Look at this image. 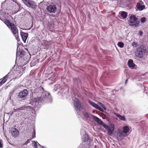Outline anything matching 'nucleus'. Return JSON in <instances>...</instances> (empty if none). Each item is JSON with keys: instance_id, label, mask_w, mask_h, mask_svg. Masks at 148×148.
<instances>
[{"instance_id": "1", "label": "nucleus", "mask_w": 148, "mask_h": 148, "mask_svg": "<svg viewBox=\"0 0 148 148\" xmlns=\"http://www.w3.org/2000/svg\"><path fill=\"white\" fill-rule=\"evenodd\" d=\"M32 95L33 96L37 97L34 98L30 102L34 108H39L42 104L51 103L52 101V98L50 94L45 91L41 86L35 89L32 92Z\"/></svg>"}, {"instance_id": "2", "label": "nucleus", "mask_w": 148, "mask_h": 148, "mask_svg": "<svg viewBox=\"0 0 148 148\" xmlns=\"http://www.w3.org/2000/svg\"><path fill=\"white\" fill-rule=\"evenodd\" d=\"M18 60L20 61V63H21V65L24 66L30 60V57L26 54L23 50L18 51L17 50L16 60Z\"/></svg>"}, {"instance_id": "3", "label": "nucleus", "mask_w": 148, "mask_h": 148, "mask_svg": "<svg viewBox=\"0 0 148 148\" xmlns=\"http://www.w3.org/2000/svg\"><path fill=\"white\" fill-rule=\"evenodd\" d=\"M4 23L10 29L12 33L15 36L16 39L18 40V36L17 34L18 33V30L15 25L11 23L9 20H5Z\"/></svg>"}, {"instance_id": "4", "label": "nucleus", "mask_w": 148, "mask_h": 148, "mask_svg": "<svg viewBox=\"0 0 148 148\" xmlns=\"http://www.w3.org/2000/svg\"><path fill=\"white\" fill-rule=\"evenodd\" d=\"M147 51L146 47L144 45L140 46L138 48L136 52V56L137 58H141L143 56Z\"/></svg>"}, {"instance_id": "5", "label": "nucleus", "mask_w": 148, "mask_h": 148, "mask_svg": "<svg viewBox=\"0 0 148 148\" xmlns=\"http://www.w3.org/2000/svg\"><path fill=\"white\" fill-rule=\"evenodd\" d=\"M27 7L35 9L36 7V3L32 0H21Z\"/></svg>"}, {"instance_id": "6", "label": "nucleus", "mask_w": 148, "mask_h": 148, "mask_svg": "<svg viewBox=\"0 0 148 148\" xmlns=\"http://www.w3.org/2000/svg\"><path fill=\"white\" fill-rule=\"evenodd\" d=\"M28 94V92L26 89H24L20 92L18 95V97L21 99L25 100Z\"/></svg>"}, {"instance_id": "7", "label": "nucleus", "mask_w": 148, "mask_h": 148, "mask_svg": "<svg viewBox=\"0 0 148 148\" xmlns=\"http://www.w3.org/2000/svg\"><path fill=\"white\" fill-rule=\"evenodd\" d=\"M46 9L49 13H55L57 10V7L56 5H50L48 6Z\"/></svg>"}, {"instance_id": "8", "label": "nucleus", "mask_w": 148, "mask_h": 148, "mask_svg": "<svg viewBox=\"0 0 148 148\" xmlns=\"http://www.w3.org/2000/svg\"><path fill=\"white\" fill-rule=\"evenodd\" d=\"M19 131L16 128H14L12 129L11 132V135L14 138H16L19 135Z\"/></svg>"}, {"instance_id": "9", "label": "nucleus", "mask_w": 148, "mask_h": 148, "mask_svg": "<svg viewBox=\"0 0 148 148\" xmlns=\"http://www.w3.org/2000/svg\"><path fill=\"white\" fill-rule=\"evenodd\" d=\"M74 104L76 110L77 111H80V110L81 105L79 104V100L77 99L76 101L74 102Z\"/></svg>"}, {"instance_id": "10", "label": "nucleus", "mask_w": 148, "mask_h": 148, "mask_svg": "<svg viewBox=\"0 0 148 148\" xmlns=\"http://www.w3.org/2000/svg\"><path fill=\"white\" fill-rule=\"evenodd\" d=\"M91 116L92 119L100 125H101L103 123L101 119L97 116L93 115H92Z\"/></svg>"}, {"instance_id": "11", "label": "nucleus", "mask_w": 148, "mask_h": 148, "mask_svg": "<svg viewBox=\"0 0 148 148\" xmlns=\"http://www.w3.org/2000/svg\"><path fill=\"white\" fill-rule=\"evenodd\" d=\"M78 148H91L88 142H83L78 147Z\"/></svg>"}, {"instance_id": "12", "label": "nucleus", "mask_w": 148, "mask_h": 148, "mask_svg": "<svg viewBox=\"0 0 148 148\" xmlns=\"http://www.w3.org/2000/svg\"><path fill=\"white\" fill-rule=\"evenodd\" d=\"M21 35L24 43L26 42V40L28 36V34L23 32H21Z\"/></svg>"}, {"instance_id": "13", "label": "nucleus", "mask_w": 148, "mask_h": 148, "mask_svg": "<svg viewBox=\"0 0 148 148\" xmlns=\"http://www.w3.org/2000/svg\"><path fill=\"white\" fill-rule=\"evenodd\" d=\"M136 7L137 9H136V10L142 11L144 10L145 8V6L144 5H142L139 2L137 3Z\"/></svg>"}, {"instance_id": "14", "label": "nucleus", "mask_w": 148, "mask_h": 148, "mask_svg": "<svg viewBox=\"0 0 148 148\" xmlns=\"http://www.w3.org/2000/svg\"><path fill=\"white\" fill-rule=\"evenodd\" d=\"M128 65L130 68L132 69L134 68L135 65L133 63V60H132L130 59L128 62Z\"/></svg>"}, {"instance_id": "15", "label": "nucleus", "mask_w": 148, "mask_h": 148, "mask_svg": "<svg viewBox=\"0 0 148 148\" xmlns=\"http://www.w3.org/2000/svg\"><path fill=\"white\" fill-rule=\"evenodd\" d=\"M73 83L74 85L77 87H79L81 85L80 80L78 78H74Z\"/></svg>"}, {"instance_id": "16", "label": "nucleus", "mask_w": 148, "mask_h": 148, "mask_svg": "<svg viewBox=\"0 0 148 148\" xmlns=\"http://www.w3.org/2000/svg\"><path fill=\"white\" fill-rule=\"evenodd\" d=\"M114 114L116 115L120 120L124 121H126V118L124 116H122L116 112H114Z\"/></svg>"}, {"instance_id": "17", "label": "nucleus", "mask_w": 148, "mask_h": 148, "mask_svg": "<svg viewBox=\"0 0 148 148\" xmlns=\"http://www.w3.org/2000/svg\"><path fill=\"white\" fill-rule=\"evenodd\" d=\"M114 130V125H113L112 127L111 128H109L108 129V134L109 135L111 136Z\"/></svg>"}, {"instance_id": "18", "label": "nucleus", "mask_w": 148, "mask_h": 148, "mask_svg": "<svg viewBox=\"0 0 148 148\" xmlns=\"http://www.w3.org/2000/svg\"><path fill=\"white\" fill-rule=\"evenodd\" d=\"M89 139V137L86 134H85L82 136V140L83 141V142H87V141H88Z\"/></svg>"}, {"instance_id": "19", "label": "nucleus", "mask_w": 148, "mask_h": 148, "mask_svg": "<svg viewBox=\"0 0 148 148\" xmlns=\"http://www.w3.org/2000/svg\"><path fill=\"white\" fill-rule=\"evenodd\" d=\"M129 128L127 126H124L123 127V132L125 134H126L129 132Z\"/></svg>"}, {"instance_id": "20", "label": "nucleus", "mask_w": 148, "mask_h": 148, "mask_svg": "<svg viewBox=\"0 0 148 148\" xmlns=\"http://www.w3.org/2000/svg\"><path fill=\"white\" fill-rule=\"evenodd\" d=\"M127 13L126 12L123 11L121 12V16L123 19L126 18L127 16Z\"/></svg>"}, {"instance_id": "21", "label": "nucleus", "mask_w": 148, "mask_h": 148, "mask_svg": "<svg viewBox=\"0 0 148 148\" xmlns=\"http://www.w3.org/2000/svg\"><path fill=\"white\" fill-rule=\"evenodd\" d=\"M88 102L93 107L95 108L96 109L97 108V107L98 106V105L97 104L90 100L88 101Z\"/></svg>"}, {"instance_id": "22", "label": "nucleus", "mask_w": 148, "mask_h": 148, "mask_svg": "<svg viewBox=\"0 0 148 148\" xmlns=\"http://www.w3.org/2000/svg\"><path fill=\"white\" fill-rule=\"evenodd\" d=\"M30 145L32 146H34V147L37 148L38 147V142L35 141H32V143L30 144Z\"/></svg>"}, {"instance_id": "23", "label": "nucleus", "mask_w": 148, "mask_h": 148, "mask_svg": "<svg viewBox=\"0 0 148 148\" xmlns=\"http://www.w3.org/2000/svg\"><path fill=\"white\" fill-rule=\"evenodd\" d=\"M130 20L133 21H136L137 20H138V19L134 15L130 16Z\"/></svg>"}, {"instance_id": "24", "label": "nucleus", "mask_w": 148, "mask_h": 148, "mask_svg": "<svg viewBox=\"0 0 148 148\" xmlns=\"http://www.w3.org/2000/svg\"><path fill=\"white\" fill-rule=\"evenodd\" d=\"M118 46L120 48H123L124 46V44L122 42H119L117 43Z\"/></svg>"}, {"instance_id": "25", "label": "nucleus", "mask_w": 148, "mask_h": 148, "mask_svg": "<svg viewBox=\"0 0 148 148\" xmlns=\"http://www.w3.org/2000/svg\"><path fill=\"white\" fill-rule=\"evenodd\" d=\"M83 115L85 116V118L86 119H87L89 118V114L88 113L86 112H83Z\"/></svg>"}, {"instance_id": "26", "label": "nucleus", "mask_w": 148, "mask_h": 148, "mask_svg": "<svg viewBox=\"0 0 148 148\" xmlns=\"http://www.w3.org/2000/svg\"><path fill=\"white\" fill-rule=\"evenodd\" d=\"M140 22V21L139 20H137L136 21H134V26H135V27L138 26Z\"/></svg>"}, {"instance_id": "27", "label": "nucleus", "mask_w": 148, "mask_h": 148, "mask_svg": "<svg viewBox=\"0 0 148 148\" xmlns=\"http://www.w3.org/2000/svg\"><path fill=\"white\" fill-rule=\"evenodd\" d=\"M128 23L129 25L131 26H134V21L132 20L128 21Z\"/></svg>"}, {"instance_id": "28", "label": "nucleus", "mask_w": 148, "mask_h": 148, "mask_svg": "<svg viewBox=\"0 0 148 148\" xmlns=\"http://www.w3.org/2000/svg\"><path fill=\"white\" fill-rule=\"evenodd\" d=\"M60 86L59 85L57 84L55 85L54 88V90L55 91H56L58 89L60 88Z\"/></svg>"}, {"instance_id": "29", "label": "nucleus", "mask_w": 148, "mask_h": 148, "mask_svg": "<svg viewBox=\"0 0 148 148\" xmlns=\"http://www.w3.org/2000/svg\"><path fill=\"white\" fill-rule=\"evenodd\" d=\"M123 131L121 132H118L117 134V136L118 137H121L123 136Z\"/></svg>"}, {"instance_id": "30", "label": "nucleus", "mask_w": 148, "mask_h": 148, "mask_svg": "<svg viewBox=\"0 0 148 148\" xmlns=\"http://www.w3.org/2000/svg\"><path fill=\"white\" fill-rule=\"evenodd\" d=\"M54 75L53 74H52L51 77L48 78V80H51L53 81H54L55 78H54Z\"/></svg>"}, {"instance_id": "31", "label": "nucleus", "mask_w": 148, "mask_h": 148, "mask_svg": "<svg viewBox=\"0 0 148 148\" xmlns=\"http://www.w3.org/2000/svg\"><path fill=\"white\" fill-rule=\"evenodd\" d=\"M132 45L134 48H136L138 46V44L137 43L134 42L132 43Z\"/></svg>"}, {"instance_id": "32", "label": "nucleus", "mask_w": 148, "mask_h": 148, "mask_svg": "<svg viewBox=\"0 0 148 148\" xmlns=\"http://www.w3.org/2000/svg\"><path fill=\"white\" fill-rule=\"evenodd\" d=\"M101 125L103 126L106 130H108L109 128L108 126L107 125L104 123H103Z\"/></svg>"}, {"instance_id": "33", "label": "nucleus", "mask_w": 148, "mask_h": 148, "mask_svg": "<svg viewBox=\"0 0 148 148\" xmlns=\"http://www.w3.org/2000/svg\"><path fill=\"white\" fill-rule=\"evenodd\" d=\"M32 141H31V140L29 139L25 142L24 145H27L28 146V144L30 143V144L32 143Z\"/></svg>"}, {"instance_id": "34", "label": "nucleus", "mask_w": 148, "mask_h": 148, "mask_svg": "<svg viewBox=\"0 0 148 148\" xmlns=\"http://www.w3.org/2000/svg\"><path fill=\"white\" fill-rule=\"evenodd\" d=\"M141 22L142 23H144L146 21V19L145 17H143L141 18L140 19Z\"/></svg>"}, {"instance_id": "35", "label": "nucleus", "mask_w": 148, "mask_h": 148, "mask_svg": "<svg viewBox=\"0 0 148 148\" xmlns=\"http://www.w3.org/2000/svg\"><path fill=\"white\" fill-rule=\"evenodd\" d=\"M99 104L105 110H106V108L105 105H104L103 103L101 102L99 103Z\"/></svg>"}, {"instance_id": "36", "label": "nucleus", "mask_w": 148, "mask_h": 148, "mask_svg": "<svg viewBox=\"0 0 148 148\" xmlns=\"http://www.w3.org/2000/svg\"><path fill=\"white\" fill-rule=\"evenodd\" d=\"M13 74V72H12V70H11L9 72V73L6 75L8 77L9 76H10L12 75Z\"/></svg>"}, {"instance_id": "37", "label": "nucleus", "mask_w": 148, "mask_h": 148, "mask_svg": "<svg viewBox=\"0 0 148 148\" xmlns=\"http://www.w3.org/2000/svg\"><path fill=\"white\" fill-rule=\"evenodd\" d=\"M14 92V91L13 90L11 92L9 95V99L10 100H11V97H12V95L13 94Z\"/></svg>"}, {"instance_id": "38", "label": "nucleus", "mask_w": 148, "mask_h": 148, "mask_svg": "<svg viewBox=\"0 0 148 148\" xmlns=\"http://www.w3.org/2000/svg\"><path fill=\"white\" fill-rule=\"evenodd\" d=\"M97 109H98L99 110L101 111V112H103L104 111V109L103 108H101L99 106H98Z\"/></svg>"}, {"instance_id": "39", "label": "nucleus", "mask_w": 148, "mask_h": 148, "mask_svg": "<svg viewBox=\"0 0 148 148\" xmlns=\"http://www.w3.org/2000/svg\"><path fill=\"white\" fill-rule=\"evenodd\" d=\"M5 81L3 80V79L0 82V86H1L4 83H5Z\"/></svg>"}, {"instance_id": "40", "label": "nucleus", "mask_w": 148, "mask_h": 148, "mask_svg": "<svg viewBox=\"0 0 148 148\" xmlns=\"http://www.w3.org/2000/svg\"><path fill=\"white\" fill-rule=\"evenodd\" d=\"M23 107H21V108H17V110H18V112H19L21 110H23Z\"/></svg>"}, {"instance_id": "41", "label": "nucleus", "mask_w": 148, "mask_h": 148, "mask_svg": "<svg viewBox=\"0 0 148 148\" xmlns=\"http://www.w3.org/2000/svg\"><path fill=\"white\" fill-rule=\"evenodd\" d=\"M8 77H7V76L6 75L3 78V80H4L5 81H6L7 80V78Z\"/></svg>"}, {"instance_id": "42", "label": "nucleus", "mask_w": 148, "mask_h": 148, "mask_svg": "<svg viewBox=\"0 0 148 148\" xmlns=\"http://www.w3.org/2000/svg\"><path fill=\"white\" fill-rule=\"evenodd\" d=\"M85 133V132L84 130H81V134H84Z\"/></svg>"}, {"instance_id": "43", "label": "nucleus", "mask_w": 148, "mask_h": 148, "mask_svg": "<svg viewBox=\"0 0 148 148\" xmlns=\"http://www.w3.org/2000/svg\"><path fill=\"white\" fill-rule=\"evenodd\" d=\"M50 27L52 28H53L54 27V24L53 23H51L50 24Z\"/></svg>"}, {"instance_id": "44", "label": "nucleus", "mask_w": 148, "mask_h": 148, "mask_svg": "<svg viewBox=\"0 0 148 148\" xmlns=\"http://www.w3.org/2000/svg\"><path fill=\"white\" fill-rule=\"evenodd\" d=\"M139 35L140 36H141L143 34V32L141 31H140L139 32Z\"/></svg>"}, {"instance_id": "45", "label": "nucleus", "mask_w": 148, "mask_h": 148, "mask_svg": "<svg viewBox=\"0 0 148 148\" xmlns=\"http://www.w3.org/2000/svg\"><path fill=\"white\" fill-rule=\"evenodd\" d=\"M3 145L2 143H1V141L0 140V148H1L3 147Z\"/></svg>"}, {"instance_id": "46", "label": "nucleus", "mask_w": 148, "mask_h": 148, "mask_svg": "<svg viewBox=\"0 0 148 148\" xmlns=\"http://www.w3.org/2000/svg\"><path fill=\"white\" fill-rule=\"evenodd\" d=\"M14 112H17L18 111V110H17V108L15 109V108H14Z\"/></svg>"}, {"instance_id": "47", "label": "nucleus", "mask_w": 148, "mask_h": 148, "mask_svg": "<svg viewBox=\"0 0 148 148\" xmlns=\"http://www.w3.org/2000/svg\"><path fill=\"white\" fill-rule=\"evenodd\" d=\"M127 81H128V79H126V80L125 81V84H126L127 83Z\"/></svg>"}, {"instance_id": "48", "label": "nucleus", "mask_w": 148, "mask_h": 148, "mask_svg": "<svg viewBox=\"0 0 148 148\" xmlns=\"http://www.w3.org/2000/svg\"><path fill=\"white\" fill-rule=\"evenodd\" d=\"M34 134L35 135V130L34 129Z\"/></svg>"}]
</instances>
